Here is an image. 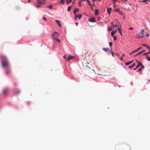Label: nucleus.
<instances>
[{"mask_svg":"<svg viewBox=\"0 0 150 150\" xmlns=\"http://www.w3.org/2000/svg\"><path fill=\"white\" fill-rule=\"evenodd\" d=\"M112 8H108L107 9V11L109 15H110L111 11Z\"/></svg>","mask_w":150,"mask_h":150,"instance_id":"nucleus-11","label":"nucleus"},{"mask_svg":"<svg viewBox=\"0 0 150 150\" xmlns=\"http://www.w3.org/2000/svg\"><path fill=\"white\" fill-rule=\"evenodd\" d=\"M102 50L105 51V52H108V53H110V51H111V49L110 50L109 48H103Z\"/></svg>","mask_w":150,"mask_h":150,"instance_id":"nucleus-5","label":"nucleus"},{"mask_svg":"<svg viewBox=\"0 0 150 150\" xmlns=\"http://www.w3.org/2000/svg\"><path fill=\"white\" fill-rule=\"evenodd\" d=\"M112 28V27H111V26L110 27H108V30L109 31H110V30H111Z\"/></svg>","mask_w":150,"mask_h":150,"instance_id":"nucleus-31","label":"nucleus"},{"mask_svg":"<svg viewBox=\"0 0 150 150\" xmlns=\"http://www.w3.org/2000/svg\"><path fill=\"white\" fill-rule=\"evenodd\" d=\"M37 1L38 2V3L39 4H42V3L40 1V0H37Z\"/></svg>","mask_w":150,"mask_h":150,"instance_id":"nucleus-34","label":"nucleus"},{"mask_svg":"<svg viewBox=\"0 0 150 150\" xmlns=\"http://www.w3.org/2000/svg\"><path fill=\"white\" fill-rule=\"evenodd\" d=\"M125 55V53H124L121 56V57H120V59L121 60V61H122L123 60V59H122V58H123V57H124V55Z\"/></svg>","mask_w":150,"mask_h":150,"instance_id":"nucleus-24","label":"nucleus"},{"mask_svg":"<svg viewBox=\"0 0 150 150\" xmlns=\"http://www.w3.org/2000/svg\"><path fill=\"white\" fill-rule=\"evenodd\" d=\"M148 81H150V80H148Z\"/></svg>","mask_w":150,"mask_h":150,"instance_id":"nucleus-62","label":"nucleus"},{"mask_svg":"<svg viewBox=\"0 0 150 150\" xmlns=\"http://www.w3.org/2000/svg\"><path fill=\"white\" fill-rule=\"evenodd\" d=\"M147 1V0H144L143 1H142V2H146Z\"/></svg>","mask_w":150,"mask_h":150,"instance_id":"nucleus-53","label":"nucleus"},{"mask_svg":"<svg viewBox=\"0 0 150 150\" xmlns=\"http://www.w3.org/2000/svg\"><path fill=\"white\" fill-rule=\"evenodd\" d=\"M114 10V11L115 12H117V11H119L120 9H119V8H117V9H115Z\"/></svg>","mask_w":150,"mask_h":150,"instance_id":"nucleus-29","label":"nucleus"},{"mask_svg":"<svg viewBox=\"0 0 150 150\" xmlns=\"http://www.w3.org/2000/svg\"><path fill=\"white\" fill-rule=\"evenodd\" d=\"M124 18H125V16L124 15Z\"/></svg>","mask_w":150,"mask_h":150,"instance_id":"nucleus-60","label":"nucleus"},{"mask_svg":"<svg viewBox=\"0 0 150 150\" xmlns=\"http://www.w3.org/2000/svg\"><path fill=\"white\" fill-rule=\"evenodd\" d=\"M142 65V63H139V64H138L136 67L133 70H135L137 69L141 65Z\"/></svg>","mask_w":150,"mask_h":150,"instance_id":"nucleus-16","label":"nucleus"},{"mask_svg":"<svg viewBox=\"0 0 150 150\" xmlns=\"http://www.w3.org/2000/svg\"><path fill=\"white\" fill-rule=\"evenodd\" d=\"M146 59H147V58H149V55H147L146 56Z\"/></svg>","mask_w":150,"mask_h":150,"instance_id":"nucleus-52","label":"nucleus"},{"mask_svg":"<svg viewBox=\"0 0 150 150\" xmlns=\"http://www.w3.org/2000/svg\"><path fill=\"white\" fill-rule=\"evenodd\" d=\"M20 91L18 90V91H17L15 93H16V94H18L19 93H20Z\"/></svg>","mask_w":150,"mask_h":150,"instance_id":"nucleus-43","label":"nucleus"},{"mask_svg":"<svg viewBox=\"0 0 150 150\" xmlns=\"http://www.w3.org/2000/svg\"><path fill=\"white\" fill-rule=\"evenodd\" d=\"M99 1H100L101 0H98Z\"/></svg>","mask_w":150,"mask_h":150,"instance_id":"nucleus-63","label":"nucleus"},{"mask_svg":"<svg viewBox=\"0 0 150 150\" xmlns=\"http://www.w3.org/2000/svg\"><path fill=\"white\" fill-rule=\"evenodd\" d=\"M140 66L141 67V68H142H142H143V69H144V67L143 65L142 64V65H141Z\"/></svg>","mask_w":150,"mask_h":150,"instance_id":"nucleus-40","label":"nucleus"},{"mask_svg":"<svg viewBox=\"0 0 150 150\" xmlns=\"http://www.w3.org/2000/svg\"><path fill=\"white\" fill-rule=\"evenodd\" d=\"M63 58L64 59H66V56L64 55V56H63Z\"/></svg>","mask_w":150,"mask_h":150,"instance_id":"nucleus-56","label":"nucleus"},{"mask_svg":"<svg viewBox=\"0 0 150 150\" xmlns=\"http://www.w3.org/2000/svg\"><path fill=\"white\" fill-rule=\"evenodd\" d=\"M142 71V68H140L138 70H137V71H138H138Z\"/></svg>","mask_w":150,"mask_h":150,"instance_id":"nucleus-36","label":"nucleus"},{"mask_svg":"<svg viewBox=\"0 0 150 150\" xmlns=\"http://www.w3.org/2000/svg\"><path fill=\"white\" fill-rule=\"evenodd\" d=\"M142 45L144 47H145L147 49H150V47L148 45L146 44H142Z\"/></svg>","mask_w":150,"mask_h":150,"instance_id":"nucleus-15","label":"nucleus"},{"mask_svg":"<svg viewBox=\"0 0 150 150\" xmlns=\"http://www.w3.org/2000/svg\"><path fill=\"white\" fill-rule=\"evenodd\" d=\"M55 22L57 23V24H58V26L59 27H61L62 25L60 23V22H59V21L57 20H55Z\"/></svg>","mask_w":150,"mask_h":150,"instance_id":"nucleus-14","label":"nucleus"},{"mask_svg":"<svg viewBox=\"0 0 150 150\" xmlns=\"http://www.w3.org/2000/svg\"><path fill=\"white\" fill-rule=\"evenodd\" d=\"M117 30L116 29H115L113 30L111 32V35L113 36V35L117 32Z\"/></svg>","mask_w":150,"mask_h":150,"instance_id":"nucleus-12","label":"nucleus"},{"mask_svg":"<svg viewBox=\"0 0 150 150\" xmlns=\"http://www.w3.org/2000/svg\"><path fill=\"white\" fill-rule=\"evenodd\" d=\"M116 24H117L118 25V27H120L121 28V26L120 24V23L118 21H116Z\"/></svg>","mask_w":150,"mask_h":150,"instance_id":"nucleus-21","label":"nucleus"},{"mask_svg":"<svg viewBox=\"0 0 150 150\" xmlns=\"http://www.w3.org/2000/svg\"><path fill=\"white\" fill-rule=\"evenodd\" d=\"M71 6H69L68 7V8H67V11H70V10L71 9Z\"/></svg>","mask_w":150,"mask_h":150,"instance_id":"nucleus-26","label":"nucleus"},{"mask_svg":"<svg viewBox=\"0 0 150 150\" xmlns=\"http://www.w3.org/2000/svg\"><path fill=\"white\" fill-rule=\"evenodd\" d=\"M149 50H150L149 52H147L144 53H143V55L144 56V55H146L149 54V53H150V49Z\"/></svg>","mask_w":150,"mask_h":150,"instance_id":"nucleus-23","label":"nucleus"},{"mask_svg":"<svg viewBox=\"0 0 150 150\" xmlns=\"http://www.w3.org/2000/svg\"><path fill=\"white\" fill-rule=\"evenodd\" d=\"M136 62L138 64H139V63H141L140 62H139L136 59H135Z\"/></svg>","mask_w":150,"mask_h":150,"instance_id":"nucleus-44","label":"nucleus"},{"mask_svg":"<svg viewBox=\"0 0 150 150\" xmlns=\"http://www.w3.org/2000/svg\"><path fill=\"white\" fill-rule=\"evenodd\" d=\"M87 1L88 3V4L90 6H92V5L91 4V3L90 2L89 0H87Z\"/></svg>","mask_w":150,"mask_h":150,"instance_id":"nucleus-28","label":"nucleus"},{"mask_svg":"<svg viewBox=\"0 0 150 150\" xmlns=\"http://www.w3.org/2000/svg\"><path fill=\"white\" fill-rule=\"evenodd\" d=\"M54 40H55L57 42L60 43V40L59 39L56 38Z\"/></svg>","mask_w":150,"mask_h":150,"instance_id":"nucleus-25","label":"nucleus"},{"mask_svg":"<svg viewBox=\"0 0 150 150\" xmlns=\"http://www.w3.org/2000/svg\"><path fill=\"white\" fill-rule=\"evenodd\" d=\"M59 36L58 33L56 32H54L52 35V37L53 39L54 40L57 38V37Z\"/></svg>","mask_w":150,"mask_h":150,"instance_id":"nucleus-4","label":"nucleus"},{"mask_svg":"<svg viewBox=\"0 0 150 150\" xmlns=\"http://www.w3.org/2000/svg\"><path fill=\"white\" fill-rule=\"evenodd\" d=\"M145 50H142L141 51H140V52H139V53H138L137 54L134 55V57H136V56L138 55H139V54H142L143 52H145Z\"/></svg>","mask_w":150,"mask_h":150,"instance_id":"nucleus-9","label":"nucleus"},{"mask_svg":"<svg viewBox=\"0 0 150 150\" xmlns=\"http://www.w3.org/2000/svg\"><path fill=\"white\" fill-rule=\"evenodd\" d=\"M42 18L45 21H47V19H46V18L44 17L43 16L42 17Z\"/></svg>","mask_w":150,"mask_h":150,"instance_id":"nucleus-45","label":"nucleus"},{"mask_svg":"<svg viewBox=\"0 0 150 150\" xmlns=\"http://www.w3.org/2000/svg\"><path fill=\"white\" fill-rule=\"evenodd\" d=\"M79 9L78 8H75V10L73 12L74 13V15H76V12L78 11Z\"/></svg>","mask_w":150,"mask_h":150,"instance_id":"nucleus-20","label":"nucleus"},{"mask_svg":"<svg viewBox=\"0 0 150 150\" xmlns=\"http://www.w3.org/2000/svg\"><path fill=\"white\" fill-rule=\"evenodd\" d=\"M142 49V47H139V48H138L137 49L132 51V52H130L129 54V55H131V54H132V53H134L136 52H137L138 51H139V50H140L141 49Z\"/></svg>","mask_w":150,"mask_h":150,"instance_id":"nucleus-7","label":"nucleus"},{"mask_svg":"<svg viewBox=\"0 0 150 150\" xmlns=\"http://www.w3.org/2000/svg\"><path fill=\"white\" fill-rule=\"evenodd\" d=\"M119 33H120V35H122V30H120V31H119Z\"/></svg>","mask_w":150,"mask_h":150,"instance_id":"nucleus-39","label":"nucleus"},{"mask_svg":"<svg viewBox=\"0 0 150 150\" xmlns=\"http://www.w3.org/2000/svg\"><path fill=\"white\" fill-rule=\"evenodd\" d=\"M96 0H92V1H93V6H94V1H95Z\"/></svg>","mask_w":150,"mask_h":150,"instance_id":"nucleus-49","label":"nucleus"},{"mask_svg":"<svg viewBox=\"0 0 150 150\" xmlns=\"http://www.w3.org/2000/svg\"><path fill=\"white\" fill-rule=\"evenodd\" d=\"M94 12L96 15H98L99 13L97 9H95Z\"/></svg>","mask_w":150,"mask_h":150,"instance_id":"nucleus-19","label":"nucleus"},{"mask_svg":"<svg viewBox=\"0 0 150 150\" xmlns=\"http://www.w3.org/2000/svg\"><path fill=\"white\" fill-rule=\"evenodd\" d=\"M117 29L119 31H120V30H122L121 28H117Z\"/></svg>","mask_w":150,"mask_h":150,"instance_id":"nucleus-47","label":"nucleus"},{"mask_svg":"<svg viewBox=\"0 0 150 150\" xmlns=\"http://www.w3.org/2000/svg\"><path fill=\"white\" fill-rule=\"evenodd\" d=\"M114 54L117 56H119V54L118 53H115Z\"/></svg>","mask_w":150,"mask_h":150,"instance_id":"nucleus-48","label":"nucleus"},{"mask_svg":"<svg viewBox=\"0 0 150 150\" xmlns=\"http://www.w3.org/2000/svg\"><path fill=\"white\" fill-rule=\"evenodd\" d=\"M52 5H50L49 6L47 7L50 8H52Z\"/></svg>","mask_w":150,"mask_h":150,"instance_id":"nucleus-33","label":"nucleus"},{"mask_svg":"<svg viewBox=\"0 0 150 150\" xmlns=\"http://www.w3.org/2000/svg\"><path fill=\"white\" fill-rule=\"evenodd\" d=\"M2 92L4 95H7L8 93V89L7 88L4 89L2 91Z\"/></svg>","mask_w":150,"mask_h":150,"instance_id":"nucleus-6","label":"nucleus"},{"mask_svg":"<svg viewBox=\"0 0 150 150\" xmlns=\"http://www.w3.org/2000/svg\"><path fill=\"white\" fill-rule=\"evenodd\" d=\"M1 59L2 66L3 67H8L9 64L7 57L5 55H1L0 56Z\"/></svg>","mask_w":150,"mask_h":150,"instance_id":"nucleus-2","label":"nucleus"},{"mask_svg":"<svg viewBox=\"0 0 150 150\" xmlns=\"http://www.w3.org/2000/svg\"><path fill=\"white\" fill-rule=\"evenodd\" d=\"M60 3V4H64V0H61Z\"/></svg>","mask_w":150,"mask_h":150,"instance_id":"nucleus-32","label":"nucleus"},{"mask_svg":"<svg viewBox=\"0 0 150 150\" xmlns=\"http://www.w3.org/2000/svg\"><path fill=\"white\" fill-rule=\"evenodd\" d=\"M42 1H44V0H42Z\"/></svg>","mask_w":150,"mask_h":150,"instance_id":"nucleus-64","label":"nucleus"},{"mask_svg":"<svg viewBox=\"0 0 150 150\" xmlns=\"http://www.w3.org/2000/svg\"><path fill=\"white\" fill-rule=\"evenodd\" d=\"M6 74L8 73V72H6Z\"/></svg>","mask_w":150,"mask_h":150,"instance_id":"nucleus-61","label":"nucleus"},{"mask_svg":"<svg viewBox=\"0 0 150 150\" xmlns=\"http://www.w3.org/2000/svg\"><path fill=\"white\" fill-rule=\"evenodd\" d=\"M110 53H112V56L114 57V55H113V52H112V49L111 48V51H110Z\"/></svg>","mask_w":150,"mask_h":150,"instance_id":"nucleus-37","label":"nucleus"},{"mask_svg":"<svg viewBox=\"0 0 150 150\" xmlns=\"http://www.w3.org/2000/svg\"><path fill=\"white\" fill-rule=\"evenodd\" d=\"M113 1V3L115 4V2L116 1H117V0H112Z\"/></svg>","mask_w":150,"mask_h":150,"instance_id":"nucleus-50","label":"nucleus"},{"mask_svg":"<svg viewBox=\"0 0 150 150\" xmlns=\"http://www.w3.org/2000/svg\"><path fill=\"white\" fill-rule=\"evenodd\" d=\"M66 1L67 4H68L71 2V0H66Z\"/></svg>","mask_w":150,"mask_h":150,"instance_id":"nucleus-27","label":"nucleus"},{"mask_svg":"<svg viewBox=\"0 0 150 150\" xmlns=\"http://www.w3.org/2000/svg\"><path fill=\"white\" fill-rule=\"evenodd\" d=\"M75 24H76V26H77V25H78V23L76 22V23H75Z\"/></svg>","mask_w":150,"mask_h":150,"instance_id":"nucleus-55","label":"nucleus"},{"mask_svg":"<svg viewBox=\"0 0 150 150\" xmlns=\"http://www.w3.org/2000/svg\"><path fill=\"white\" fill-rule=\"evenodd\" d=\"M36 7H37L38 8H39V7H40V5H36Z\"/></svg>","mask_w":150,"mask_h":150,"instance_id":"nucleus-46","label":"nucleus"},{"mask_svg":"<svg viewBox=\"0 0 150 150\" xmlns=\"http://www.w3.org/2000/svg\"><path fill=\"white\" fill-rule=\"evenodd\" d=\"M133 61H131L129 62H127V63H125V64L126 66H127V65H129V64H131V63H132L133 62Z\"/></svg>","mask_w":150,"mask_h":150,"instance_id":"nucleus-17","label":"nucleus"},{"mask_svg":"<svg viewBox=\"0 0 150 150\" xmlns=\"http://www.w3.org/2000/svg\"><path fill=\"white\" fill-rule=\"evenodd\" d=\"M133 29V28L132 27H130L129 28V30H132Z\"/></svg>","mask_w":150,"mask_h":150,"instance_id":"nucleus-51","label":"nucleus"},{"mask_svg":"<svg viewBox=\"0 0 150 150\" xmlns=\"http://www.w3.org/2000/svg\"><path fill=\"white\" fill-rule=\"evenodd\" d=\"M146 38H148L149 36V33H146Z\"/></svg>","mask_w":150,"mask_h":150,"instance_id":"nucleus-42","label":"nucleus"},{"mask_svg":"<svg viewBox=\"0 0 150 150\" xmlns=\"http://www.w3.org/2000/svg\"><path fill=\"white\" fill-rule=\"evenodd\" d=\"M74 58V57L73 56H71V55H69L67 59V60L68 61H69L70 59H72Z\"/></svg>","mask_w":150,"mask_h":150,"instance_id":"nucleus-13","label":"nucleus"},{"mask_svg":"<svg viewBox=\"0 0 150 150\" xmlns=\"http://www.w3.org/2000/svg\"><path fill=\"white\" fill-rule=\"evenodd\" d=\"M113 6L114 7L115 6V4H114V3H113Z\"/></svg>","mask_w":150,"mask_h":150,"instance_id":"nucleus-58","label":"nucleus"},{"mask_svg":"<svg viewBox=\"0 0 150 150\" xmlns=\"http://www.w3.org/2000/svg\"><path fill=\"white\" fill-rule=\"evenodd\" d=\"M135 63H134L132 65L129 66L128 67V68L129 69H131L133 67H134L135 66Z\"/></svg>","mask_w":150,"mask_h":150,"instance_id":"nucleus-18","label":"nucleus"},{"mask_svg":"<svg viewBox=\"0 0 150 150\" xmlns=\"http://www.w3.org/2000/svg\"><path fill=\"white\" fill-rule=\"evenodd\" d=\"M89 64L87 63V62H83V69L86 70V72L89 75H91L95 73V71L93 69H91L89 68L88 66Z\"/></svg>","mask_w":150,"mask_h":150,"instance_id":"nucleus-1","label":"nucleus"},{"mask_svg":"<svg viewBox=\"0 0 150 150\" xmlns=\"http://www.w3.org/2000/svg\"><path fill=\"white\" fill-rule=\"evenodd\" d=\"M109 45L111 47V48H112V47H111V46L112 45V42H110L109 43Z\"/></svg>","mask_w":150,"mask_h":150,"instance_id":"nucleus-35","label":"nucleus"},{"mask_svg":"<svg viewBox=\"0 0 150 150\" xmlns=\"http://www.w3.org/2000/svg\"><path fill=\"white\" fill-rule=\"evenodd\" d=\"M113 40H117V38L115 36L113 37Z\"/></svg>","mask_w":150,"mask_h":150,"instance_id":"nucleus-41","label":"nucleus"},{"mask_svg":"<svg viewBox=\"0 0 150 150\" xmlns=\"http://www.w3.org/2000/svg\"><path fill=\"white\" fill-rule=\"evenodd\" d=\"M97 74H100V75H105V74L104 73H103V72H102V73L99 72L98 74L97 73Z\"/></svg>","mask_w":150,"mask_h":150,"instance_id":"nucleus-30","label":"nucleus"},{"mask_svg":"<svg viewBox=\"0 0 150 150\" xmlns=\"http://www.w3.org/2000/svg\"><path fill=\"white\" fill-rule=\"evenodd\" d=\"M118 27V25L117 24H116L115 25H112L111 26V27H112V28H113L115 27Z\"/></svg>","mask_w":150,"mask_h":150,"instance_id":"nucleus-22","label":"nucleus"},{"mask_svg":"<svg viewBox=\"0 0 150 150\" xmlns=\"http://www.w3.org/2000/svg\"><path fill=\"white\" fill-rule=\"evenodd\" d=\"M144 29H142L139 34H137L136 35V38L138 39H141L144 38Z\"/></svg>","mask_w":150,"mask_h":150,"instance_id":"nucleus-3","label":"nucleus"},{"mask_svg":"<svg viewBox=\"0 0 150 150\" xmlns=\"http://www.w3.org/2000/svg\"><path fill=\"white\" fill-rule=\"evenodd\" d=\"M119 13L121 15H123V13L120 11H119Z\"/></svg>","mask_w":150,"mask_h":150,"instance_id":"nucleus-38","label":"nucleus"},{"mask_svg":"<svg viewBox=\"0 0 150 150\" xmlns=\"http://www.w3.org/2000/svg\"><path fill=\"white\" fill-rule=\"evenodd\" d=\"M113 22H112L111 23V24L112 25H113Z\"/></svg>","mask_w":150,"mask_h":150,"instance_id":"nucleus-59","label":"nucleus"},{"mask_svg":"<svg viewBox=\"0 0 150 150\" xmlns=\"http://www.w3.org/2000/svg\"><path fill=\"white\" fill-rule=\"evenodd\" d=\"M88 21L90 22L93 23L95 22H96L95 19L93 18H90L89 19Z\"/></svg>","mask_w":150,"mask_h":150,"instance_id":"nucleus-10","label":"nucleus"},{"mask_svg":"<svg viewBox=\"0 0 150 150\" xmlns=\"http://www.w3.org/2000/svg\"><path fill=\"white\" fill-rule=\"evenodd\" d=\"M28 3H29L31 2V0H28Z\"/></svg>","mask_w":150,"mask_h":150,"instance_id":"nucleus-57","label":"nucleus"},{"mask_svg":"<svg viewBox=\"0 0 150 150\" xmlns=\"http://www.w3.org/2000/svg\"><path fill=\"white\" fill-rule=\"evenodd\" d=\"M147 60L148 61H150V58L149 57V58H147Z\"/></svg>","mask_w":150,"mask_h":150,"instance_id":"nucleus-54","label":"nucleus"},{"mask_svg":"<svg viewBox=\"0 0 150 150\" xmlns=\"http://www.w3.org/2000/svg\"><path fill=\"white\" fill-rule=\"evenodd\" d=\"M74 16L75 19L76 18H78L79 19H80L82 17V15L81 14H76L74 15Z\"/></svg>","mask_w":150,"mask_h":150,"instance_id":"nucleus-8","label":"nucleus"}]
</instances>
